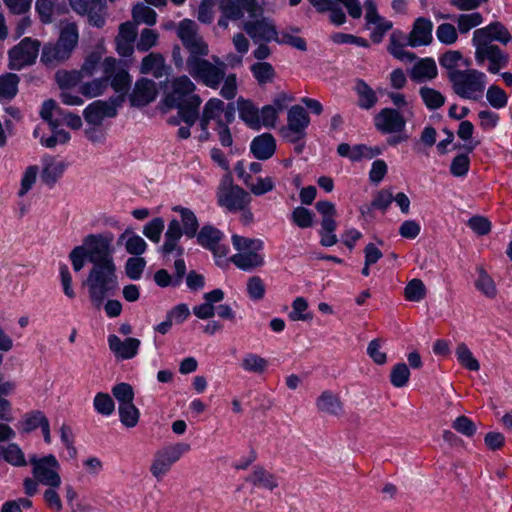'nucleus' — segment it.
I'll use <instances>...</instances> for the list:
<instances>
[{"label": "nucleus", "instance_id": "61", "mask_svg": "<svg viewBox=\"0 0 512 512\" xmlns=\"http://www.w3.org/2000/svg\"><path fill=\"white\" fill-rule=\"evenodd\" d=\"M145 267L146 261L144 258L139 256L130 257L125 263V273L131 280H138L141 278Z\"/></svg>", "mask_w": 512, "mask_h": 512}, {"label": "nucleus", "instance_id": "60", "mask_svg": "<svg viewBox=\"0 0 512 512\" xmlns=\"http://www.w3.org/2000/svg\"><path fill=\"white\" fill-rule=\"evenodd\" d=\"M94 409L103 416H110L115 409L111 396L107 393H97L93 400Z\"/></svg>", "mask_w": 512, "mask_h": 512}, {"label": "nucleus", "instance_id": "23", "mask_svg": "<svg viewBox=\"0 0 512 512\" xmlns=\"http://www.w3.org/2000/svg\"><path fill=\"white\" fill-rule=\"evenodd\" d=\"M337 152L341 157H346L356 162L362 159H372L379 155L381 150L377 147H370L365 144L350 146L347 143H341L337 148Z\"/></svg>", "mask_w": 512, "mask_h": 512}, {"label": "nucleus", "instance_id": "58", "mask_svg": "<svg viewBox=\"0 0 512 512\" xmlns=\"http://www.w3.org/2000/svg\"><path fill=\"white\" fill-rule=\"evenodd\" d=\"M47 417L41 411H34L24 416L23 421L20 422V429L25 433H29L38 427L44 425V421Z\"/></svg>", "mask_w": 512, "mask_h": 512}, {"label": "nucleus", "instance_id": "48", "mask_svg": "<svg viewBox=\"0 0 512 512\" xmlns=\"http://www.w3.org/2000/svg\"><path fill=\"white\" fill-rule=\"evenodd\" d=\"M419 94L430 110H436L442 107L445 103V97L437 90L430 87L420 88Z\"/></svg>", "mask_w": 512, "mask_h": 512}, {"label": "nucleus", "instance_id": "37", "mask_svg": "<svg viewBox=\"0 0 512 512\" xmlns=\"http://www.w3.org/2000/svg\"><path fill=\"white\" fill-rule=\"evenodd\" d=\"M173 211L178 212L181 216L184 235L188 238H194L197 235L199 228V223L195 213L182 206L173 207Z\"/></svg>", "mask_w": 512, "mask_h": 512}, {"label": "nucleus", "instance_id": "24", "mask_svg": "<svg viewBox=\"0 0 512 512\" xmlns=\"http://www.w3.org/2000/svg\"><path fill=\"white\" fill-rule=\"evenodd\" d=\"M157 96L156 83L153 80L142 78L135 84L132 102L138 106H144L154 101Z\"/></svg>", "mask_w": 512, "mask_h": 512}, {"label": "nucleus", "instance_id": "64", "mask_svg": "<svg viewBox=\"0 0 512 512\" xmlns=\"http://www.w3.org/2000/svg\"><path fill=\"white\" fill-rule=\"evenodd\" d=\"M437 39L446 45L454 44L458 39L457 30L450 23L440 24L436 29Z\"/></svg>", "mask_w": 512, "mask_h": 512}, {"label": "nucleus", "instance_id": "33", "mask_svg": "<svg viewBox=\"0 0 512 512\" xmlns=\"http://www.w3.org/2000/svg\"><path fill=\"white\" fill-rule=\"evenodd\" d=\"M65 168L66 165L62 161H56L52 158L45 159L41 173L42 181L49 186L54 185L55 182L62 176Z\"/></svg>", "mask_w": 512, "mask_h": 512}, {"label": "nucleus", "instance_id": "49", "mask_svg": "<svg viewBox=\"0 0 512 512\" xmlns=\"http://www.w3.org/2000/svg\"><path fill=\"white\" fill-rule=\"evenodd\" d=\"M458 30L461 34L468 33L471 29L479 26L483 22V17L479 12L469 14H460L455 18Z\"/></svg>", "mask_w": 512, "mask_h": 512}, {"label": "nucleus", "instance_id": "51", "mask_svg": "<svg viewBox=\"0 0 512 512\" xmlns=\"http://www.w3.org/2000/svg\"><path fill=\"white\" fill-rule=\"evenodd\" d=\"M299 30L296 28H291L290 31L285 30L282 32L277 31V39L274 42L278 44H287L298 50L305 51L307 49L306 41L293 34V32H298Z\"/></svg>", "mask_w": 512, "mask_h": 512}, {"label": "nucleus", "instance_id": "6", "mask_svg": "<svg viewBox=\"0 0 512 512\" xmlns=\"http://www.w3.org/2000/svg\"><path fill=\"white\" fill-rule=\"evenodd\" d=\"M251 200L250 193L242 187L233 184L231 177L226 176L222 179L217 191L219 206L227 209L229 212H238L248 207Z\"/></svg>", "mask_w": 512, "mask_h": 512}, {"label": "nucleus", "instance_id": "32", "mask_svg": "<svg viewBox=\"0 0 512 512\" xmlns=\"http://www.w3.org/2000/svg\"><path fill=\"white\" fill-rule=\"evenodd\" d=\"M239 117L251 128L259 129V110L254 104L242 97L237 100Z\"/></svg>", "mask_w": 512, "mask_h": 512}, {"label": "nucleus", "instance_id": "31", "mask_svg": "<svg viewBox=\"0 0 512 512\" xmlns=\"http://www.w3.org/2000/svg\"><path fill=\"white\" fill-rule=\"evenodd\" d=\"M354 90L357 94L358 106L360 108L369 110L376 105L378 101L377 95L364 80L358 79L356 81Z\"/></svg>", "mask_w": 512, "mask_h": 512}, {"label": "nucleus", "instance_id": "59", "mask_svg": "<svg viewBox=\"0 0 512 512\" xmlns=\"http://www.w3.org/2000/svg\"><path fill=\"white\" fill-rule=\"evenodd\" d=\"M486 98L489 104L495 109H502L508 103L506 92L499 86L492 85L486 92Z\"/></svg>", "mask_w": 512, "mask_h": 512}, {"label": "nucleus", "instance_id": "3", "mask_svg": "<svg viewBox=\"0 0 512 512\" xmlns=\"http://www.w3.org/2000/svg\"><path fill=\"white\" fill-rule=\"evenodd\" d=\"M86 285L92 303L97 307L101 306L104 299L113 295L118 288L114 261L93 265L87 277Z\"/></svg>", "mask_w": 512, "mask_h": 512}, {"label": "nucleus", "instance_id": "39", "mask_svg": "<svg viewBox=\"0 0 512 512\" xmlns=\"http://www.w3.org/2000/svg\"><path fill=\"white\" fill-rule=\"evenodd\" d=\"M477 273L478 277L475 280L476 289L485 297L494 299L497 296V288L494 280L482 267L477 268Z\"/></svg>", "mask_w": 512, "mask_h": 512}, {"label": "nucleus", "instance_id": "11", "mask_svg": "<svg viewBox=\"0 0 512 512\" xmlns=\"http://www.w3.org/2000/svg\"><path fill=\"white\" fill-rule=\"evenodd\" d=\"M364 9L365 27L371 31L370 39L373 43H380L385 34L392 29L393 23L378 13L377 5L372 0H365Z\"/></svg>", "mask_w": 512, "mask_h": 512}, {"label": "nucleus", "instance_id": "27", "mask_svg": "<svg viewBox=\"0 0 512 512\" xmlns=\"http://www.w3.org/2000/svg\"><path fill=\"white\" fill-rule=\"evenodd\" d=\"M70 53L57 42L48 43L43 47L41 61L47 66H55L70 57Z\"/></svg>", "mask_w": 512, "mask_h": 512}, {"label": "nucleus", "instance_id": "56", "mask_svg": "<svg viewBox=\"0 0 512 512\" xmlns=\"http://www.w3.org/2000/svg\"><path fill=\"white\" fill-rule=\"evenodd\" d=\"M2 455L5 461L13 466L23 467L27 464L22 449L15 443H11L6 448H4Z\"/></svg>", "mask_w": 512, "mask_h": 512}, {"label": "nucleus", "instance_id": "43", "mask_svg": "<svg viewBox=\"0 0 512 512\" xmlns=\"http://www.w3.org/2000/svg\"><path fill=\"white\" fill-rule=\"evenodd\" d=\"M247 481L255 486L264 487L269 490H273L278 486V482L274 475L262 467H256L253 473L247 478Z\"/></svg>", "mask_w": 512, "mask_h": 512}, {"label": "nucleus", "instance_id": "12", "mask_svg": "<svg viewBox=\"0 0 512 512\" xmlns=\"http://www.w3.org/2000/svg\"><path fill=\"white\" fill-rule=\"evenodd\" d=\"M102 74L107 79V85L120 93L128 91L131 85V77L128 71L113 57H107L101 64Z\"/></svg>", "mask_w": 512, "mask_h": 512}, {"label": "nucleus", "instance_id": "53", "mask_svg": "<svg viewBox=\"0 0 512 512\" xmlns=\"http://www.w3.org/2000/svg\"><path fill=\"white\" fill-rule=\"evenodd\" d=\"M290 219L293 224L301 229L310 228L314 224V214L302 206L293 209Z\"/></svg>", "mask_w": 512, "mask_h": 512}, {"label": "nucleus", "instance_id": "5", "mask_svg": "<svg viewBox=\"0 0 512 512\" xmlns=\"http://www.w3.org/2000/svg\"><path fill=\"white\" fill-rule=\"evenodd\" d=\"M453 92L463 99L478 101L487 85V76L477 69L453 71L448 74Z\"/></svg>", "mask_w": 512, "mask_h": 512}, {"label": "nucleus", "instance_id": "18", "mask_svg": "<svg viewBox=\"0 0 512 512\" xmlns=\"http://www.w3.org/2000/svg\"><path fill=\"white\" fill-rule=\"evenodd\" d=\"M117 110L113 102L97 100L89 104L83 112L87 123L98 126L104 118L116 116Z\"/></svg>", "mask_w": 512, "mask_h": 512}, {"label": "nucleus", "instance_id": "26", "mask_svg": "<svg viewBox=\"0 0 512 512\" xmlns=\"http://www.w3.org/2000/svg\"><path fill=\"white\" fill-rule=\"evenodd\" d=\"M117 244H124L127 253L140 256L147 249L146 241L131 230H125L118 238Z\"/></svg>", "mask_w": 512, "mask_h": 512}, {"label": "nucleus", "instance_id": "42", "mask_svg": "<svg viewBox=\"0 0 512 512\" xmlns=\"http://www.w3.org/2000/svg\"><path fill=\"white\" fill-rule=\"evenodd\" d=\"M316 209L321 214V227L324 230H331L337 228L335 216L337 214L335 205L330 201H318L316 203Z\"/></svg>", "mask_w": 512, "mask_h": 512}, {"label": "nucleus", "instance_id": "36", "mask_svg": "<svg viewBox=\"0 0 512 512\" xmlns=\"http://www.w3.org/2000/svg\"><path fill=\"white\" fill-rule=\"evenodd\" d=\"M164 58L159 53H150L145 56L141 63V73L152 74L155 78L164 75Z\"/></svg>", "mask_w": 512, "mask_h": 512}, {"label": "nucleus", "instance_id": "45", "mask_svg": "<svg viewBox=\"0 0 512 512\" xmlns=\"http://www.w3.org/2000/svg\"><path fill=\"white\" fill-rule=\"evenodd\" d=\"M107 87V79L103 74L100 78L82 83L79 91L83 96L87 98H94L103 94Z\"/></svg>", "mask_w": 512, "mask_h": 512}, {"label": "nucleus", "instance_id": "38", "mask_svg": "<svg viewBox=\"0 0 512 512\" xmlns=\"http://www.w3.org/2000/svg\"><path fill=\"white\" fill-rule=\"evenodd\" d=\"M102 55V47H98L96 50L92 51L85 57L81 68L77 70L82 80L85 78H90L96 74L100 67Z\"/></svg>", "mask_w": 512, "mask_h": 512}, {"label": "nucleus", "instance_id": "8", "mask_svg": "<svg viewBox=\"0 0 512 512\" xmlns=\"http://www.w3.org/2000/svg\"><path fill=\"white\" fill-rule=\"evenodd\" d=\"M113 240L114 236L111 232L87 235L83 239L82 246L87 249L88 261L93 265L114 261Z\"/></svg>", "mask_w": 512, "mask_h": 512}, {"label": "nucleus", "instance_id": "34", "mask_svg": "<svg viewBox=\"0 0 512 512\" xmlns=\"http://www.w3.org/2000/svg\"><path fill=\"white\" fill-rule=\"evenodd\" d=\"M319 411L330 415H339L342 412V403L337 395L331 391H324L316 400Z\"/></svg>", "mask_w": 512, "mask_h": 512}, {"label": "nucleus", "instance_id": "44", "mask_svg": "<svg viewBox=\"0 0 512 512\" xmlns=\"http://www.w3.org/2000/svg\"><path fill=\"white\" fill-rule=\"evenodd\" d=\"M132 17L134 24H147L152 26L157 21V13L143 3L136 4L132 9Z\"/></svg>", "mask_w": 512, "mask_h": 512}, {"label": "nucleus", "instance_id": "15", "mask_svg": "<svg viewBox=\"0 0 512 512\" xmlns=\"http://www.w3.org/2000/svg\"><path fill=\"white\" fill-rule=\"evenodd\" d=\"M219 7L222 14L233 21L242 19L245 14L254 18L261 12L257 0H221Z\"/></svg>", "mask_w": 512, "mask_h": 512}, {"label": "nucleus", "instance_id": "19", "mask_svg": "<svg viewBox=\"0 0 512 512\" xmlns=\"http://www.w3.org/2000/svg\"><path fill=\"white\" fill-rule=\"evenodd\" d=\"M136 36L137 26L133 22L128 21L119 26V32L115 38L116 50L119 55L124 57L132 55Z\"/></svg>", "mask_w": 512, "mask_h": 512}, {"label": "nucleus", "instance_id": "9", "mask_svg": "<svg viewBox=\"0 0 512 512\" xmlns=\"http://www.w3.org/2000/svg\"><path fill=\"white\" fill-rule=\"evenodd\" d=\"M190 450L187 443H176L159 450L153 459L150 467L151 474L161 481L170 471L172 465L176 463L185 453Z\"/></svg>", "mask_w": 512, "mask_h": 512}, {"label": "nucleus", "instance_id": "10", "mask_svg": "<svg viewBox=\"0 0 512 512\" xmlns=\"http://www.w3.org/2000/svg\"><path fill=\"white\" fill-rule=\"evenodd\" d=\"M40 42L26 37L8 52L9 68L21 70L35 63L39 54Z\"/></svg>", "mask_w": 512, "mask_h": 512}, {"label": "nucleus", "instance_id": "29", "mask_svg": "<svg viewBox=\"0 0 512 512\" xmlns=\"http://www.w3.org/2000/svg\"><path fill=\"white\" fill-rule=\"evenodd\" d=\"M68 111L59 107L54 100H47L43 103L41 117L46 120L51 128L59 127L64 122V114Z\"/></svg>", "mask_w": 512, "mask_h": 512}, {"label": "nucleus", "instance_id": "35", "mask_svg": "<svg viewBox=\"0 0 512 512\" xmlns=\"http://www.w3.org/2000/svg\"><path fill=\"white\" fill-rule=\"evenodd\" d=\"M402 37V32L394 31L390 36L388 51L396 59L403 62L411 63L416 59V56L414 53L404 49V45L399 41Z\"/></svg>", "mask_w": 512, "mask_h": 512}, {"label": "nucleus", "instance_id": "4", "mask_svg": "<svg viewBox=\"0 0 512 512\" xmlns=\"http://www.w3.org/2000/svg\"><path fill=\"white\" fill-rule=\"evenodd\" d=\"M231 242L236 253L230 261L240 270L252 271L264 265V242L259 238H248L233 234Z\"/></svg>", "mask_w": 512, "mask_h": 512}, {"label": "nucleus", "instance_id": "30", "mask_svg": "<svg viewBox=\"0 0 512 512\" xmlns=\"http://www.w3.org/2000/svg\"><path fill=\"white\" fill-rule=\"evenodd\" d=\"M202 100L198 95L190 97L189 103L175 106L178 109V115L188 126H193L199 119V107Z\"/></svg>", "mask_w": 512, "mask_h": 512}, {"label": "nucleus", "instance_id": "41", "mask_svg": "<svg viewBox=\"0 0 512 512\" xmlns=\"http://www.w3.org/2000/svg\"><path fill=\"white\" fill-rule=\"evenodd\" d=\"M78 28L75 23H66L62 26L57 43L71 54L78 43Z\"/></svg>", "mask_w": 512, "mask_h": 512}, {"label": "nucleus", "instance_id": "52", "mask_svg": "<svg viewBox=\"0 0 512 512\" xmlns=\"http://www.w3.org/2000/svg\"><path fill=\"white\" fill-rule=\"evenodd\" d=\"M224 108V102L218 98L209 99L204 108L202 115H204L209 120H213L216 122V126L220 123H223L222 113Z\"/></svg>", "mask_w": 512, "mask_h": 512}, {"label": "nucleus", "instance_id": "20", "mask_svg": "<svg viewBox=\"0 0 512 512\" xmlns=\"http://www.w3.org/2000/svg\"><path fill=\"white\" fill-rule=\"evenodd\" d=\"M433 23L430 19L419 17L415 20L408 36L407 44L411 47L429 45L432 42Z\"/></svg>", "mask_w": 512, "mask_h": 512}, {"label": "nucleus", "instance_id": "55", "mask_svg": "<svg viewBox=\"0 0 512 512\" xmlns=\"http://www.w3.org/2000/svg\"><path fill=\"white\" fill-rule=\"evenodd\" d=\"M410 379V370L405 363H397L391 369L390 382L395 388L405 387Z\"/></svg>", "mask_w": 512, "mask_h": 512}, {"label": "nucleus", "instance_id": "28", "mask_svg": "<svg viewBox=\"0 0 512 512\" xmlns=\"http://www.w3.org/2000/svg\"><path fill=\"white\" fill-rule=\"evenodd\" d=\"M437 76V66L432 58H424L418 61L411 70V78L422 82L431 80Z\"/></svg>", "mask_w": 512, "mask_h": 512}, {"label": "nucleus", "instance_id": "21", "mask_svg": "<svg viewBox=\"0 0 512 512\" xmlns=\"http://www.w3.org/2000/svg\"><path fill=\"white\" fill-rule=\"evenodd\" d=\"M310 123V118L306 110L299 105L292 106L287 115L288 130L292 133V141L304 137L305 130Z\"/></svg>", "mask_w": 512, "mask_h": 512}, {"label": "nucleus", "instance_id": "13", "mask_svg": "<svg viewBox=\"0 0 512 512\" xmlns=\"http://www.w3.org/2000/svg\"><path fill=\"white\" fill-rule=\"evenodd\" d=\"M243 30L257 43H269L277 39V29L273 21L262 17L260 19L249 20L243 23Z\"/></svg>", "mask_w": 512, "mask_h": 512}, {"label": "nucleus", "instance_id": "16", "mask_svg": "<svg viewBox=\"0 0 512 512\" xmlns=\"http://www.w3.org/2000/svg\"><path fill=\"white\" fill-rule=\"evenodd\" d=\"M223 236V233L216 227L204 225L197 234V242L220 259L226 257L229 252L228 246L220 243Z\"/></svg>", "mask_w": 512, "mask_h": 512}, {"label": "nucleus", "instance_id": "57", "mask_svg": "<svg viewBox=\"0 0 512 512\" xmlns=\"http://www.w3.org/2000/svg\"><path fill=\"white\" fill-rule=\"evenodd\" d=\"M247 188L255 196H261L272 191L275 188V183L271 177H257L255 180L253 178L250 180Z\"/></svg>", "mask_w": 512, "mask_h": 512}, {"label": "nucleus", "instance_id": "14", "mask_svg": "<svg viewBox=\"0 0 512 512\" xmlns=\"http://www.w3.org/2000/svg\"><path fill=\"white\" fill-rule=\"evenodd\" d=\"M406 119L403 114L394 108H383L374 118V124L383 134L400 133L406 127Z\"/></svg>", "mask_w": 512, "mask_h": 512}, {"label": "nucleus", "instance_id": "1", "mask_svg": "<svg viewBox=\"0 0 512 512\" xmlns=\"http://www.w3.org/2000/svg\"><path fill=\"white\" fill-rule=\"evenodd\" d=\"M176 34L187 57L182 55L181 47L175 45L172 49V61L175 67L185 70L205 86L217 89L222 83L227 66L216 56L212 57L213 62L206 59L210 50L208 43L199 33L198 24L190 19H184L179 22Z\"/></svg>", "mask_w": 512, "mask_h": 512}, {"label": "nucleus", "instance_id": "17", "mask_svg": "<svg viewBox=\"0 0 512 512\" xmlns=\"http://www.w3.org/2000/svg\"><path fill=\"white\" fill-rule=\"evenodd\" d=\"M170 88L167 101L173 106H180L189 103L190 97L195 95L196 85L188 76L182 75L171 80Z\"/></svg>", "mask_w": 512, "mask_h": 512}, {"label": "nucleus", "instance_id": "50", "mask_svg": "<svg viewBox=\"0 0 512 512\" xmlns=\"http://www.w3.org/2000/svg\"><path fill=\"white\" fill-rule=\"evenodd\" d=\"M456 357L458 362L466 369L470 371H478L480 369L478 360L473 356L465 343H460L457 346Z\"/></svg>", "mask_w": 512, "mask_h": 512}, {"label": "nucleus", "instance_id": "40", "mask_svg": "<svg viewBox=\"0 0 512 512\" xmlns=\"http://www.w3.org/2000/svg\"><path fill=\"white\" fill-rule=\"evenodd\" d=\"M20 78L14 73H5L0 76V100H11L18 92Z\"/></svg>", "mask_w": 512, "mask_h": 512}, {"label": "nucleus", "instance_id": "46", "mask_svg": "<svg viewBox=\"0 0 512 512\" xmlns=\"http://www.w3.org/2000/svg\"><path fill=\"white\" fill-rule=\"evenodd\" d=\"M267 366V360L254 353L245 354L241 362V367L246 372L255 374L263 373L267 369Z\"/></svg>", "mask_w": 512, "mask_h": 512}, {"label": "nucleus", "instance_id": "7", "mask_svg": "<svg viewBox=\"0 0 512 512\" xmlns=\"http://www.w3.org/2000/svg\"><path fill=\"white\" fill-rule=\"evenodd\" d=\"M33 477L44 486L60 487L62 480L60 476L61 465L57 458L49 454L44 457H30Z\"/></svg>", "mask_w": 512, "mask_h": 512}, {"label": "nucleus", "instance_id": "22", "mask_svg": "<svg viewBox=\"0 0 512 512\" xmlns=\"http://www.w3.org/2000/svg\"><path fill=\"white\" fill-rule=\"evenodd\" d=\"M140 344V340L136 338H126L125 340H121L114 334L108 336L109 349L118 359L126 360L135 357L138 353Z\"/></svg>", "mask_w": 512, "mask_h": 512}, {"label": "nucleus", "instance_id": "25", "mask_svg": "<svg viewBox=\"0 0 512 512\" xmlns=\"http://www.w3.org/2000/svg\"><path fill=\"white\" fill-rule=\"evenodd\" d=\"M250 149L255 158L259 160H267L275 153L276 141L271 134L264 133L252 140Z\"/></svg>", "mask_w": 512, "mask_h": 512}, {"label": "nucleus", "instance_id": "54", "mask_svg": "<svg viewBox=\"0 0 512 512\" xmlns=\"http://www.w3.org/2000/svg\"><path fill=\"white\" fill-rule=\"evenodd\" d=\"M139 410L133 404V402L128 404H119V416L121 423L128 427H135L139 420Z\"/></svg>", "mask_w": 512, "mask_h": 512}, {"label": "nucleus", "instance_id": "2", "mask_svg": "<svg viewBox=\"0 0 512 512\" xmlns=\"http://www.w3.org/2000/svg\"><path fill=\"white\" fill-rule=\"evenodd\" d=\"M512 36L508 29L499 21L492 22L473 32L472 45L475 48L474 58L478 66L483 67L491 74H497L509 64V55L500 47L493 44L499 42L506 45Z\"/></svg>", "mask_w": 512, "mask_h": 512}, {"label": "nucleus", "instance_id": "47", "mask_svg": "<svg viewBox=\"0 0 512 512\" xmlns=\"http://www.w3.org/2000/svg\"><path fill=\"white\" fill-rule=\"evenodd\" d=\"M251 72L258 84L264 85L273 81L275 71L268 62H257L251 66Z\"/></svg>", "mask_w": 512, "mask_h": 512}, {"label": "nucleus", "instance_id": "63", "mask_svg": "<svg viewBox=\"0 0 512 512\" xmlns=\"http://www.w3.org/2000/svg\"><path fill=\"white\" fill-rule=\"evenodd\" d=\"M159 34L152 29H143L140 33L139 40L136 43V48L140 52H147L157 44Z\"/></svg>", "mask_w": 512, "mask_h": 512}, {"label": "nucleus", "instance_id": "62", "mask_svg": "<svg viewBox=\"0 0 512 512\" xmlns=\"http://www.w3.org/2000/svg\"><path fill=\"white\" fill-rule=\"evenodd\" d=\"M164 227V220L160 217H156L144 226L143 234L152 242L158 243Z\"/></svg>", "mask_w": 512, "mask_h": 512}]
</instances>
